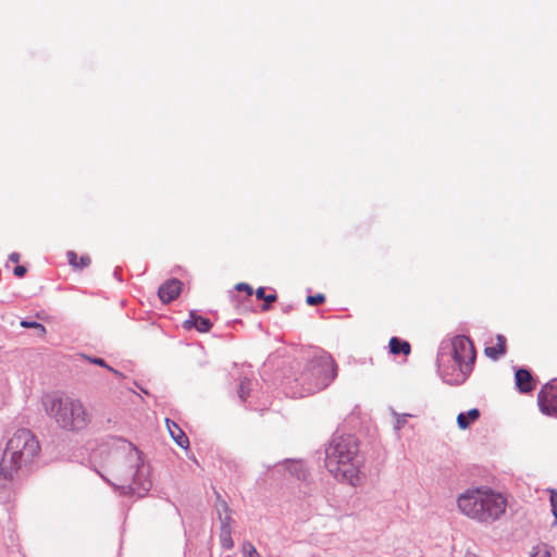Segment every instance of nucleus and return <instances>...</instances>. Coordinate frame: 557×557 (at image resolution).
Returning <instances> with one entry per match:
<instances>
[{
  "label": "nucleus",
  "mask_w": 557,
  "mask_h": 557,
  "mask_svg": "<svg viewBox=\"0 0 557 557\" xmlns=\"http://www.w3.org/2000/svg\"><path fill=\"white\" fill-rule=\"evenodd\" d=\"M388 345L389 350L393 355H398L400 352L404 355H408L410 352V344L397 337H392Z\"/></svg>",
  "instance_id": "obj_17"
},
{
  "label": "nucleus",
  "mask_w": 557,
  "mask_h": 557,
  "mask_svg": "<svg viewBox=\"0 0 557 557\" xmlns=\"http://www.w3.org/2000/svg\"><path fill=\"white\" fill-rule=\"evenodd\" d=\"M516 386L521 393H529L533 389V377L529 370L518 369L515 373Z\"/></svg>",
  "instance_id": "obj_11"
},
{
  "label": "nucleus",
  "mask_w": 557,
  "mask_h": 557,
  "mask_svg": "<svg viewBox=\"0 0 557 557\" xmlns=\"http://www.w3.org/2000/svg\"><path fill=\"white\" fill-rule=\"evenodd\" d=\"M549 492V502L552 506V513L555 518V523H557V491L553 488H548Z\"/></svg>",
  "instance_id": "obj_23"
},
{
  "label": "nucleus",
  "mask_w": 557,
  "mask_h": 557,
  "mask_svg": "<svg viewBox=\"0 0 557 557\" xmlns=\"http://www.w3.org/2000/svg\"><path fill=\"white\" fill-rule=\"evenodd\" d=\"M436 360L443 381L450 385H460L468 379L473 368L475 360L473 343L465 335L443 341Z\"/></svg>",
  "instance_id": "obj_4"
},
{
  "label": "nucleus",
  "mask_w": 557,
  "mask_h": 557,
  "mask_svg": "<svg viewBox=\"0 0 557 557\" xmlns=\"http://www.w3.org/2000/svg\"><path fill=\"white\" fill-rule=\"evenodd\" d=\"M324 455V466L336 481L352 486L360 484L363 458L355 435L335 432L325 445Z\"/></svg>",
  "instance_id": "obj_2"
},
{
  "label": "nucleus",
  "mask_w": 557,
  "mask_h": 557,
  "mask_svg": "<svg viewBox=\"0 0 557 557\" xmlns=\"http://www.w3.org/2000/svg\"><path fill=\"white\" fill-rule=\"evenodd\" d=\"M537 403L542 413L557 414V385L553 382L546 384L537 395Z\"/></svg>",
  "instance_id": "obj_8"
},
{
  "label": "nucleus",
  "mask_w": 557,
  "mask_h": 557,
  "mask_svg": "<svg viewBox=\"0 0 557 557\" xmlns=\"http://www.w3.org/2000/svg\"><path fill=\"white\" fill-rule=\"evenodd\" d=\"M40 454V445L35 434L27 429H18L7 443L0 461V481L10 482L23 467L33 463Z\"/></svg>",
  "instance_id": "obj_6"
},
{
  "label": "nucleus",
  "mask_w": 557,
  "mask_h": 557,
  "mask_svg": "<svg viewBox=\"0 0 557 557\" xmlns=\"http://www.w3.org/2000/svg\"><path fill=\"white\" fill-rule=\"evenodd\" d=\"M48 416L62 430L78 432L90 422V416L84 404L70 396H52L44 403Z\"/></svg>",
  "instance_id": "obj_7"
},
{
  "label": "nucleus",
  "mask_w": 557,
  "mask_h": 557,
  "mask_svg": "<svg viewBox=\"0 0 557 557\" xmlns=\"http://www.w3.org/2000/svg\"><path fill=\"white\" fill-rule=\"evenodd\" d=\"M220 542L223 549L228 550L233 548L234 542L232 539V527L221 525Z\"/></svg>",
  "instance_id": "obj_18"
},
{
  "label": "nucleus",
  "mask_w": 557,
  "mask_h": 557,
  "mask_svg": "<svg viewBox=\"0 0 557 557\" xmlns=\"http://www.w3.org/2000/svg\"><path fill=\"white\" fill-rule=\"evenodd\" d=\"M66 257L70 265L77 270H83L84 268H87L91 262L88 256H82L78 260L76 252L73 250L67 251Z\"/></svg>",
  "instance_id": "obj_15"
},
{
  "label": "nucleus",
  "mask_w": 557,
  "mask_h": 557,
  "mask_svg": "<svg viewBox=\"0 0 557 557\" xmlns=\"http://www.w3.org/2000/svg\"><path fill=\"white\" fill-rule=\"evenodd\" d=\"M212 326V323L208 318L197 314L195 311L189 313V318L184 322V327L189 330L195 327L198 332H208Z\"/></svg>",
  "instance_id": "obj_10"
},
{
  "label": "nucleus",
  "mask_w": 557,
  "mask_h": 557,
  "mask_svg": "<svg viewBox=\"0 0 557 557\" xmlns=\"http://www.w3.org/2000/svg\"><path fill=\"white\" fill-rule=\"evenodd\" d=\"M91 363H95L97 366H100V367H103V368H107L109 371L115 373V374H120L116 370H114L113 368H111L110 366H108L106 363V361L101 358H87Z\"/></svg>",
  "instance_id": "obj_27"
},
{
  "label": "nucleus",
  "mask_w": 557,
  "mask_h": 557,
  "mask_svg": "<svg viewBox=\"0 0 557 557\" xmlns=\"http://www.w3.org/2000/svg\"><path fill=\"white\" fill-rule=\"evenodd\" d=\"M288 472L296 476L298 480H307L308 470L305 468L304 463L300 461H288L286 465Z\"/></svg>",
  "instance_id": "obj_16"
},
{
  "label": "nucleus",
  "mask_w": 557,
  "mask_h": 557,
  "mask_svg": "<svg viewBox=\"0 0 557 557\" xmlns=\"http://www.w3.org/2000/svg\"><path fill=\"white\" fill-rule=\"evenodd\" d=\"M166 426L174 442L182 448H187L189 445L188 437L183 430L172 420L166 419Z\"/></svg>",
  "instance_id": "obj_12"
},
{
  "label": "nucleus",
  "mask_w": 557,
  "mask_h": 557,
  "mask_svg": "<svg viewBox=\"0 0 557 557\" xmlns=\"http://www.w3.org/2000/svg\"><path fill=\"white\" fill-rule=\"evenodd\" d=\"M250 386L251 382L248 379L240 381L237 393L242 401H246L247 397L249 396Z\"/></svg>",
  "instance_id": "obj_21"
},
{
  "label": "nucleus",
  "mask_w": 557,
  "mask_h": 557,
  "mask_svg": "<svg viewBox=\"0 0 557 557\" xmlns=\"http://www.w3.org/2000/svg\"><path fill=\"white\" fill-rule=\"evenodd\" d=\"M218 516H219V520L221 522V525L232 527L233 519H232L231 510L228 509V507H227L225 502H222L219 505V507H218Z\"/></svg>",
  "instance_id": "obj_19"
},
{
  "label": "nucleus",
  "mask_w": 557,
  "mask_h": 557,
  "mask_svg": "<svg viewBox=\"0 0 557 557\" xmlns=\"http://www.w3.org/2000/svg\"><path fill=\"white\" fill-rule=\"evenodd\" d=\"M532 557H550V554L547 549L546 546L542 547V548H539L533 555Z\"/></svg>",
  "instance_id": "obj_28"
},
{
  "label": "nucleus",
  "mask_w": 557,
  "mask_h": 557,
  "mask_svg": "<svg viewBox=\"0 0 557 557\" xmlns=\"http://www.w3.org/2000/svg\"><path fill=\"white\" fill-rule=\"evenodd\" d=\"M110 462V484L121 495L144 497L152 486L150 467L145 463L139 450L132 443L117 440Z\"/></svg>",
  "instance_id": "obj_1"
},
{
  "label": "nucleus",
  "mask_w": 557,
  "mask_h": 557,
  "mask_svg": "<svg viewBox=\"0 0 557 557\" xmlns=\"http://www.w3.org/2000/svg\"><path fill=\"white\" fill-rule=\"evenodd\" d=\"M480 418V411L476 408H472L467 412H460L457 417V424L461 430H466L470 426L471 422H474Z\"/></svg>",
  "instance_id": "obj_14"
},
{
  "label": "nucleus",
  "mask_w": 557,
  "mask_h": 557,
  "mask_svg": "<svg viewBox=\"0 0 557 557\" xmlns=\"http://www.w3.org/2000/svg\"><path fill=\"white\" fill-rule=\"evenodd\" d=\"M182 282L176 278L164 282L158 289V295L163 304H169L181 294Z\"/></svg>",
  "instance_id": "obj_9"
},
{
  "label": "nucleus",
  "mask_w": 557,
  "mask_h": 557,
  "mask_svg": "<svg viewBox=\"0 0 557 557\" xmlns=\"http://www.w3.org/2000/svg\"><path fill=\"white\" fill-rule=\"evenodd\" d=\"M242 552L245 557H260V554L258 553L253 544L248 541L243 543Z\"/></svg>",
  "instance_id": "obj_22"
},
{
  "label": "nucleus",
  "mask_w": 557,
  "mask_h": 557,
  "mask_svg": "<svg viewBox=\"0 0 557 557\" xmlns=\"http://www.w3.org/2000/svg\"><path fill=\"white\" fill-rule=\"evenodd\" d=\"M256 296L258 299H263L264 300V305L262 306V310H268L269 307H270V304L271 302H274L276 300V295L275 294H270V295H265V289L264 287H259L257 290H256Z\"/></svg>",
  "instance_id": "obj_20"
},
{
  "label": "nucleus",
  "mask_w": 557,
  "mask_h": 557,
  "mask_svg": "<svg viewBox=\"0 0 557 557\" xmlns=\"http://www.w3.org/2000/svg\"><path fill=\"white\" fill-rule=\"evenodd\" d=\"M14 275L17 277H22L26 273V268L24 265H16L13 270Z\"/></svg>",
  "instance_id": "obj_29"
},
{
  "label": "nucleus",
  "mask_w": 557,
  "mask_h": 557,
  "mask_svg": "<svg viewBox=\"0 0 557 557\" xmlns=\"http://www.w3.org/2000/svg\"><path fill=\"white\" fill-rule=\"evenodd\" d=\"M324 300H325V297L322 294H317V295L307 297V304L310 306H315V305L322 304Z\"/></svg>",
  "instance_id": "obj_26"
},
{
  "label": "nucleus",
  "mask_w": 557,
  "mask_h": 557,
  "mask_svg": "<svg viewBox=\"0 0 557 557\" xmlns=\"http://www.w3.org/2000/svg\"><path fill=\"white\" fill-rule=\"evenodd\" d=\"M484 352L488 358L498 360L506 354V337L498 334L496 336V345L485 347Z\"/></svg>",
  "instance_id": "obj_13"
},
{
  "label": "nucleus",
  "mask_w": 557,
  "mask_h": 557,
  "mask_svg": "<svg viewBox=\"0 0 557 557\" xmlns=\"http://www.w3.org/2000/svg\"><path fill=\"white\" fill-rule=\"evenodd\" d=\"M9 260L12 261V262H18L20 261V253L18 252L10 253Z\"/></svg>",
  "instance_id": "obj_31"
},
{
  "label": "nucleus",
  "mask_w": 557,
  "mask_h": 557,
  "mask_svg": "<svg viewBox=\"0 0 557 557\" xmlns=\"http://www.w3.org/2000/svg\"><path fill=\"white\" fill-rule=\"evenodd\" d=\"M394 414L396 417V421H395L394 428H395L396 431H399L407 423V418L410 417V414H407V413L398 414L396 412H394Z\"/></svg>",
  "instance_id": "obj_25"
},
{
  "label": "nucleus",
  "mask_w": 557,
  "mask_h": 557,
  "mask_svg": "<svg viewBox=\"0 0 557 557\" xmlns=\"http://www.w3.org/2000/svg\"><path fill=\"white\" fill-rule=\"evenodd\" d=\"M236 289L237 290H246L248 293V295H251L252 294V288L250 285L246 284V283H239L236 285Z\"/></svg>",
  "instance_id": "obj_30"
},
{
  "label": "nucleus",
  "mask_w": 557,
  "mask_h": 557,
  "mask_svg": "<svg viewBox=\"0 0 557 557\" xmlns=\"http://www.w3.org/2000/svg\"><path fill=\"white\" fill-rule=\"evenodd\" d=\"M21 325L27 329H37L40 334L46 333V327L41 323L36 321H22Z\"/></svg>",
  "instance_id": "obj_24"
},
{
  "label": "nucleus",
  "mask_w": 557,
  "mask_h": 557,
  "mask_svg": "<svg viewBox=\"0 0 557 557\" xmlns=\"http://www.w3.org/2000/svg\"><path fill=\"white\" fill-rule=\"evenodd\" d=\"M336 375L337 369L332 356L315 349L287 382L289 393L293 397H305L318 393L327 387Z\"/></svg>",
  "instance_id": "obj_3"
},
{
  "label": "nucleus",
  "mask_w": 557,
  "mask_h": 557,
  "mask_svg": "<svg viewBox=\"0 0 557 557\" xmlns=\"http://www.w3.org/2000/svg\"><path fill=\"white\" fill-rule=\"evenodd\" d=\"M457 507L466 517L481 523H493L507 508L506 497L486 486L466 490L457 497Z\"/></svg>",
  "instance_id": "obj_5"
}]
</instances>
